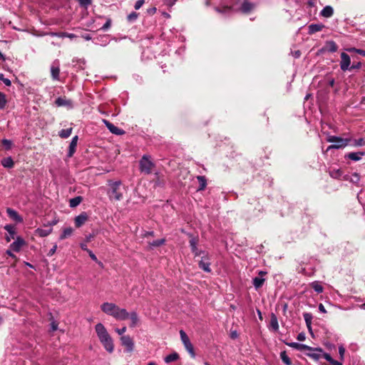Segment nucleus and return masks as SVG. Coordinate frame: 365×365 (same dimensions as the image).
<instances>
[{
  "label": "nucleus",
  "instance_id": "nucleus-1",
  "mask_svg": "<svg viewBox=\"0 0 365 365\" xmlns=\"http://www.w3.org/2000/svg\"><path fill=\"white\" fill-rule=\"evenodd\" d=\"M101 311L106 314L113 317L118 321L125 320L127 310L124 308L118 307L113 302H103L101 305Z\"/></svg>",
  "mask_w": 365,
  "mask_h": 365
},
{
  "label": "nucleus",
  "instance_id": "nucleus-2",
  "mask_svg": "<svg viewBox=\"0 0 365 365\" xmlns=\"http://www.w3.org/2000/svg\"><path fill=\"white\" fill-rule=\"evenodd\" d=\"M95 330L104 349L108 352L112 353L114 350L113 341L105 326L101 323H98L95 327Z\"/></svg>",
  "mask_w": 365,
  "mask_h": 365
},
{
  "label": "nucleus",
  "instance_id": "nucleus-3",
  "mask_svg": "<svg viewBox=\"0 0 365 365\" xmlns=\"http://www.w3.org/2000/svg\"><path fill=\"white\" fill-rule=\"evenodd\" d=\"M108 185L110 186V190L108 191V195L110 199H114L118 201L121 200L123 199V192L120 190L121 181H109Z\"/></svg>",
  "mask_w": 365,
  "mask_h": 365
},
{
  "label": "nucleus",
  "instance_id": "nucleus-4",
  "mask_svg": "<svg viewBox=\"0 0 365 365\" xmlns=\"http://www.w3.org/2000/svg\"><path fill=\"white\" fill-rule=\"evenodd\" d=\"M327 141L329 143H335V144L328 147L327 150H329L330 149H340L345 148L348 145L349 140L344 139L335 135H329L327 138Z\"/></svg>",
  "mask_w": 365,
  "mask_h": 365
},
{
  "label": "nucleus",
  "instance_id": "nucleus-5",
  "mask_svg": "<svg viewBox=\"0 0 365 365\" xmlns=\"http://www.w3.org/2000/svg\"><path fill=\"white\" fill-rule=\"evenodd\" d=\"M154 166V163L150 160L148 155H143L140 160V170L143 173H151Z\"/></svg>",
  "mask_w": 365,
  "mask_h": 365
},
{
  "label": "nucleus",
  "instance_id": "nucleus-6",
  "mask_svg": "<svg viewBox=\"0 0 365 365\" xmlns=\"http://www.w3.org/2000/svg\"><path fill=\"white\" fill-rule=\"evenodd\" d=\"M180 335L181 341H182L185 348L186 349V350L190 354L192 357H195V354L193 346H192V343L190 342L189 337L187 336L186 333L183 330H180Z\"/></svg>",
  "mask_w": 365,
  "mask_h": 365
},
{
  "label": "nucleus",
  "instance_id": "nucleus-7",
  "mask_svg": "<svg viewBox=\"0 0 365 365\" xmlns=\"http://www.w3.org/2000/svg\"><path fill=\"white\" fill-rule=\"evenodd\" d=\"M120 341L125 348V351L132 352L134 349V342L132 338L128 335H124L120 337Z\"/></svg>",
  "mask_w": 365,
  "mask_h": 365
},
{
  "label": "nucleus",
  "instance_id": "nucleus-8",
  "mask_svg": "<svg viewBox=\"0 0 365 365\" xmlns=\"http://www.w3.org/2000/svg\"><path fill=\"white\" fill-rule=\"evenodd\" d=\"M129 319L130 321L129 326L131 328H134V327H137L140 323L139 316L135 311H133L131 312H128L127 311L125 319Z\"/></svg>",
  "mask_w": 365,
  "mask_h": 365
},
{
  "label": "nucleus",
  "instance_id": "nucleus-9",
  "mask_svg": "<svg viewBox=\"0 0 365 365\" xmlns=\"http://www.w3.org/2000/svg\"><path fill=\"white\" fill-rule=\"evenodd\" d=\"M350 65H351V59H350L349 56L347 53L342 52L341 53V61H340V68H341V71H346L347 70H349V68L351 67Z\"/></svg>",
  "mask_w": 365,
  "mask_h": 365
},
{
  "label": "nucleus",
  "instance_id": "nucleus-10",
  "mask_svg": "<svg viewBox=\"0 0 365 365\" xmlns=\"http://www.w3.org/2000/svg\"><path fill=\"white\" fill-rule=\"evenodd\" d=\"M26 245L25 240L21 237H16L14 242L10 245V249L16 252H19L21 247Z\"/></svg>",
  "mask_w": 365,
  "mask_h": 365
},
{
  "label": "nucleus",
  "instance_id": "nucleus-11",
  "mask_svg": "<svg viewBox=\"0 0 365 365\" xmlns=\"http://www.w3.org/2000/svg\"><path fill=\"white\" fill-rule=\"evenodd\" d=\"M103 123L105 124V125L109 130V131L113 134L121 135L125 133V131L123 130L118 128V127L115 126L113 123H111L110 122L106 119H103Z\"/></svg>",
  "mask_w": 365,
  "mask_h": 365
},
{
  "label": "nucleus",
  "instance_id": "nucleus-12",
  "mask_svg": "<svg viewBox=\"0 0 365 365\" xmlns=\"http://www.w3.org/2000/svg\"><path fill=\"white\" fill-rule=\"evenodd\" d=\"M265 274H266L265 272L259 271V276L253 278L252 282H253V285L256 289H259L264 284L265 279L263 277V276Z\"/></svg>",
  "mask_w": 365,
  "mask_h": 365
},
{
  "label": "nucleus",
  "instance_id": "nucleus-13",
  "mask_svg": "<svg viewBox=\"0 0 365 365\" xmlns=\"http://www.w3.org/2000/svg\"><path fill=\"white\" fill-rule=\"evenodd\" d=\"M210 262L208 255H202L201 260L199 262V267L206 272H210Z\"/></svg>",
  "mask_w": 365,
  "mask_h": 365
},
{
  "label": "nucleus",
  "instance_id": "nucleus-14",
  "mask_svg": "<svg viewBox=\"0 0 365 365\" xmlns=\"http://www.w3.org/2000/svg\"><path fill=\"white\" fill-rule=\"evenodd\" d=\"M4 229L8 232V235L5 237L6 241L9 242L11 240L15 238L16 227L13 225H6L4 226Z\"/></svg>",
  "mask_w": 365,
  "mask_h": 365
},
{
  "label": "nucleus",
  "instance_id": "nucleus-15",
  "mask_svg": "<svg viewBox=\"0 0 365 365\" xmlns=\"http://www.w3.org/2000/svg\"><path fill=\"white\" fill-rule=\"evenodd\" d=\"M307 350L309 351V353H307V356H310L311 358L314 359V360H318L320 358H322V349L321 348L311 347V349H307Z\"/></svg>",
  "mask_w": 365,
  "mask_h": 365
},
{
  "label": "nucleus",
  "instance_id": "nucleus-16",
  "mask_svg": "<svg viewBox=\"0 0 365 365\" xmlns=\"http://www.w3.org/2000/svg\"><path fill=\"white\" fill-rule=\"evenodd\" d=\"M51 73L53 80H59L60 68L58 61H54L51 66Z\"/></svg>",
  "mask_w": 365,
  "mask_h": 365
},
{
  "label": "nucleus",
  "instance_id": "nucleus-17",
  "mask_svg": "<svg viewBox=\"0 0 365 365\" xmlns=\"http://www.w3.org/2000/svg\"><path fill=\"white\" fill-rule=\"evenodd\" d=\"M6 212L10 218L16 222H22L23 218L19 215V213L12 208H7Z\"/></svg>",
  "mask_w": 365,
  "mask_h": 365
},
{
  "label": "nucleus",
  "instance_id": "nucleus-18",
  "mask_svg": "<svg viewBox=\"0 0 365 365\" xmlns=\"http://www.w3.org/2000/svg\"><path fill=\"white\" fill-rule=\"evenodd\" d=\"M88 215L86 212H82L75 218V225L76 227H81L88 220Z\"/></svg>",
  "mask_w": 365,
  "mask_h": 365
},
{
  "label": "nucleus",
  "instance_id": "nucleus-19",
  "mask_svg": "<svg viewBox=\"0 0 365 365\" xmlns=\"http://www.w3.org/2000/svg\"><path fill=\"white\" fill-rule=\"evenodd\" d=\"M78 139V137L77 135H75L74 137H73V138L70 143V145H69V150L68 152V157L73 156V155L76 152Z\"/></svg>",
  "mask_w": 365,
  "mask_h": 365
},
{
  "label": "nucleus",
  "instance_id": "nucleus-20",
  "mask_svg": "<svg viewBox=\"0 0 365 365\" xmlns=\"http://www.w3.org/2000/svg\"><path fill=\"white\" fill-rule=\"evenodd\" d=\"M324 27V26L321 24H312L308 26V33L309 34H313L322 31Z\"/></svg>",
  "mask_w": 365,
  "mask_h": 365
},
{
  "label": "nucleus",
  "instance_id": "nucleus-21",
  "mask_svg": "<svg viewBox=\"0 0 365 365\" xmlns=\"http://www.w3.org/2000/svg\"><path fill=\"white\" fill-rule=\"evenodd\" d=\"M324 51L334 53L336 52L338 49V46L336 43L333 41H327L325 44L324 48H323Z\"/></svg>",
  "mask_w": 365,
  "mask_h": 365
},
{
  "label": "nucleus",
  "instance_id": "nucleus-22",
  "mask_svg": "<svg viewBox=\"0 0 365 365\" xmlns=\"http://www.w3.org/2000/svg\"><path fill=\"white\" fill-rule=\"evenodd\" d=\"M287 345L290 347H292L295 349L299 350V351H305L307 349H311V347L302 344H299L297 342H291L288 343Z\"/></svg>",
  "mask_w": 365,
  "mask_h": 365
},
{
  "label": "nucleus",
  "instance_id": "nucleus-23",
  "mask_svg": "<svg viewBox=\"0 0 365 365\" xmlns=\"http://www.w3.org/2000/svg\"><path fill=\"white\" fill-rule=\"evenodd\" d=\"M333 14H334V9L331 6H324L320 12L321 16H322L325 18L331 17L333 15Z\"/></svg>",
  "mask_w": 365,
  "mask_h": 365
},
{
  "label": "nucleus",
  "instance_id": "nucleus-24",
  "mask_svg": "<svg viewBox=\"0 0 365 365\" xmlns=\"http://www.w3.org/2000/svg\"><path fill=\"white\" fill-rule=\"evenodd\" d=\"M270 327L274 331L279 329L278 319L274 313H272L270 315Z\"/></svg>",
  "mask_w": 365,
  "mask_h": 365
},
{
  "label": "nucleus",
  "instance_id": "nucleus-25",
  "mask_svg": "<svg viewBox=\"0 0 365 365\" xmlns=\"http://www.w3.org/2000/svg\"><path fill=\"white\" fill-rule=\"evenodd\" d=\"M322 357L329 361L331 365H342L341 361L333 359L329 354L324 353L322 351Z\"/></svg>",
  "mask_w": 365,
  "mask_h": 365
},
{
  "label": "nucleus",
  "instance_id": "nucleus-26",
  "mask_svg": "<svg viewBox=\"0 0 365 365\" xmlns=\"http://www.w3.org/2000/svg\"><path fill=\"white\" fill-rule=\"evenodd\" d=\"M254 8V4L250 1H245L241 6V11L243 13H248Z\"/></svg>",
  "mask_w": 365,
  "mask_h": 365
},
{
  "label": "nucleus",
  "instance_id": "nucleus-27",
  "mask_svg": "<svg viewBox=\"0 0 365 365\" xmlns=\"http://www.w3.org/2000/svg\"><path fill=\"white\" fill-rule=\"evenodd\" d=\"M55 103L57 106H71V101L66 100V98H63L61 97L58 98L56 100Z\"/></svg>",
  "mask_w": 365,
  "mask_h": 365
},
{
  "label": "nucleus",
  "instance_id": "nucleus-28",
  "mask_svg": "<svg viewBox=\"0 0 365 365\" xmlns=\"http://www.w3.org/2000/svg\"><path fill=\"white\" fill-rule=\"evenodd\" d=\"M1 165L6 168H11L14 167V163L11 157L5 158L1 160Z\"/></svg>",
  "mask_w": 365,
  "mask_h": 365
},
{
  "label": "nucleus",
  "instance_id": "nucleus-29",
  "mask_svg": "<svg viewBox=\"0 0 365 365\" xmlns=\"http://www.w3.org/2000/svg\"><path fill=\"white\" fill-rule=\"evenodd\" d=\"M312 288L317 293H322L324 291L323 287L321 285L320 282L318 281H314L311 283Z\"/></svg>",
  "mask_w": 365,
  "mask_h": 365
},
{
  "label": "nucleus",
  "instance_id": "nucleus-30",
  "mask_svg": "<svg viewBox=\"0 0 365 365\" xmlns=\"http://www.w3.org/2000/svg\"><path fill=\"white\" fill-rule=\"evenodd\" d=\"M52 231V229L51 228H49L48 230H44V229H41V228H38L36 230V233L40 236V237H46L48 236Z\"/></svg>",
  "mask_w": 365,
  "mask_h": 365
},
{
  "label": "nucleus",
  "instance_id": "nucleus-31",
  "mask_svg": "<svg viewBox=\"0 0 365 365\" xmlns=\"http://www.w3.org/2000/svg\"><path fill=\"white\" fill-rule=\"evenodd\" d=\"M81 201L82 197L81 196L71 198L69 201V205L71 207H76L81 202Z\"/></svg>",
  "mask_w": 365,
  "mask_h": 365
},
{
  "label": "nucleus",
  "instance_id": "nucleus-32",
  "mask_svg": "<svg viewBox=\"0 0 365 365\" xmlns=\"http://www.w3.org/2000/svg\"><path fill=\"white\" fill-rule=\"evenodd\" d=\"M179 358V355L177 353H173L165 356V361L167 364H169L173 361H175Z\"/></svg>",
  "mask_w": 365,
  "mask_h": 365
},
{
  "label": "nucleus",
  "instance_id": "nucleus-33",
  "mask_svg": "<svg viewBox=\"0 0 365 365\" xmlns=\"http://www.w3.org/2000/svg\"><path fill=\"white\" fill-rule=\"evenodd\" d=\"M363 155L364 153H350L348 154L347 157L354 161H358L361 158Z\"/></svg>",
  "mask_w": 365,
  "mask_h": 365
},
{
  "label": "nucleus",
  "instance_id": "nucleus-34",
  "mask_svg": "<svg viewBox=\"0 0 365 365\" xmlns=\"http://www.w3.org/2000/svg\"><path fill=\"white\" fill-rule=\"evenodd\" d=\"M71 133H72L71 128H66V129H62L59 132V136L62 138H67L71 135Z\"/></svg>",
  "mask_w": 365,
  "mask_h": 365
},
{
  "label": "nucleus",
  "instance_id": "nucleus-35",
  "mask_svg": "<svg viewBox=\"0 0 365 365\" xmlns=\"http://www.w3.org/2000/svg\"><path fill=\"white\" fill-rule=\"evenodd\" d=\"M197 179L200 182V187L198 188L199 190H203L207 185L206 179L204 176H197Z\"/></svg>",
  "mask_w": 365,
  "mask_h": 365
},
{
  "label": "nucleus",
  "instance_id": "nucleus-36",
  "mask_svg": "<svg viewBox=\"0 0 365 365\" xmlns=\"http://www.w3.org/2000/svg\"><path fill=\"white\" fill-rule=\"evenodd\" d=\"M73 233V229L71 227H66L63 230V233L60 236L61 240H63L71 235Z\"/></svg>",
  "mask_w": 365,
  "mask_h": 365
},
{
  "label": "nucleus",
  "instance_id": "nucleus-37",
  "mask_svg": "<svg viewBox=\"0 0 365 365\" xmlns=\"http://www.w3.org/2000/svg\"><path fill=\"white\" fill-rule=\"evenodd\" d=\"M280 358L282 361L286 364V365H291L292 361L289 356H287L286 351H282L280 353Z\"/></svg>",
  "mask_w": 365,
  "mask_h": 365
},
{
  "label": "nucleus",
  "instance_id": "nucleus-38",
  "mask_svg": "<svg viewBox=\"0 0 365 365\" xmlns=\"http://www.w3.org/2000/svg\"><path fill=\"white\" fill-rule=\"evenodd\" d=\"M304 319L306 322L307 327H309V324H312V314L311 313H304L303 314Z\"/></svg>",
  "mask_w": 365,
  "mask_h": 365
},
{
  "label": "nucleus",
  "instance_id": "nucleus-39",
  "mask_svg": "<svg viewBox=\"0 0 365 365\" xmlns=\"http://www.w3.org/2000/svg\"><path fill=\"white\" fill-rule=\"evenodd\" d=\"M7 103L6 95L0 92V109H4Z\"/></svg>",
  "mask_w": 365,
  "mask_h": 365
},
{
  "label": "nucleus",
  "instance_id": "nucleus-40",
  "mask_svg": "<svg viewBox=\"0 0 365 365\" xmlns=\"http://www.w3.org/2000/svg\"><path fill=\"white\" fill-rule=\"evenodd\" d=\"M197 243H198L197 237H192L191 239L190 240V246L191 250L193 249H195V247H197Z\"/></svg>",
  "mask_w": 365,
  "mask_h": 365
},
{
  "label": "nucleus",
  "instance_id": "nucleus-41",
  "mask_svg": "<svg viewBox=\"0 0 365 365\" xmlns=\"http://www.w3.org/2000/svg\"><path fill=\"white\" fill-rule=\"evenodd\" d=\"M2 145L5 147L6 150H10L12 146V141L7 139H3L1 140Z\"/></svg>",
  "mask_w": 365,
  "mask_h": 365
},
{
  "label": "nucleus",
  "instance_id": "nucleus-42",
  "mask_svg": "<svg viewBox=\"0 0 365 365\" xmlns=\"http://www.w3.org/2000/svg\"><path fill=\"white\" fill-rule=\"evenodd\" d=\"M165 243L164 239L154 240L150 243V247H159Z\"/></svg>",
  "mask_w": 365,
  "mask_h": 365
},
{
  "label": "nucleus",
  "instance_id": "nucleus-43",
  "mask_svg": "<svg viewBox=\"0 0 365 365\" xmlns=\"http://www.w3.org/2000/svg\"><path fill=\"white\" fill-rule=\"evenodd\" d=\"M87 252L88 253V255H89L90 257H91L93 261L96 262H97L99 265H101V266H102V265H103L102 262H99V261L98 260V259H97L96 256L94 255V253H93L91 250H90L88 249V250L87 251Z\"/></svg>",
  "mask_w": 365,
  "mask_h": 365
},
{
  "label": "nucleus",
  "instance_id": "nucleus-44",
  "mask_svg": "<svg viewBox=\"0 0 365 365\" xmlns=\"http://www.w3.org/2000/svg\"><path fill=\"white\" fill-rule=\"evenodd\" d=\"M191 251H192V252L194 254V255H195V257H197V256H200L201 255H207V253H205L204 251L199 250V249L197 248V247H195V249L192 250Z\"/></svg>",
  "mask_w": 365,
  "mask_h": 365
},
{
  "label": "nucleus",
  "instance_id": "nucleus-45",
  "mask_svg": "<svg viewBox=\"0 0 365 365\" xmlns=\"http://www.w3.org/2000/svg\"><path fill=\"white\" fill-rule=\"evenodd\" d=\"M0 81H3L4 83L7 86H11V81L9 78H6L3 73H0Z\"/></svg>",
  "mask_w": 365,
  "mask_h": 365
},
{
  "label": "nucleus",
  "instance_id": "nucleus-46",
  "mask_svg": "<svg viewBox=\"0 0 365 365\" xmlns=\"http://www.w3.org/2000/svg\"><path fill=\"white\" fill-rule=\"evenodd\" d=\"M344 354H345L344 347L342 345L339 346V354L340 359L341 361H343L344 359Z\"/></svg>",
  "mask_w": 365,
  "mask_h": 365
},
{
  "label": "nucleus",
  "instance_id": "nucleus-47",
  "mask_svg": "<svg viewBox=\"0 0 365 365\" xmlns=\"http://www.w3.org/2000/svg\"><path fill=\"white\" fill-rule=\"evenodd\" d=\"M138 15L136 12H132L128 16V19L129 21H134L137 19Z\"/></svg>",
  "mask_w": 365,
  "mask_h": 365
},
{
  "label": "nucleus",
  "instance_id": "nucleus-48",
  "mask_svg": "<svg viewBox=\"0 0 365 365\" xmlns=\"http://www.w3.org/2000/svg\"><path fill=\"white\" fill-rule=\"evenodd\" d=\"M111 26V21L110 19H108L106 22L101 27V29L103 31L108 30Z\"/></svg>",
  "mask_w": 365,
  "mask_h": 365
},
{
  "label": "nucleus",
  "instance_id": "nucleus-49",
  "mask_svg": "<svg viewBox=\"0 0 365 365\" xmlns=\"http://www.w3.org/2000/svg\"><path fill=\"white\" fill-rule=\"evenodd\" d=\"M144 3H145V0H138L135 4V6H134L135 9L136 10L139 9L144 4Z\"/></svg>",
  "mask_w": 365,
  "mask_h": 365
},
{
  "label": "nucleus",
  "instance_id": "nucleus-50",
  "mask_svg": "<svg viewBox=\"0 0 365 365\" xmlns=\"http://www.w3.org/2000/svg\"><path fill=\"white\" fill-rule=\"evenodd\" d=\"M176 1L177 0H163V2L168 6H172L175 4Z\"/></svg>",
  "mask_w": 365,
  "mask_h": 365
},
{
  "label": "nucleus",
  "instance_id": "nucleus-51",
  "mask_svg": "<svg viewBox=\"0 0 365 365\" xmlns=\"http://www.w3.org/2000/svg\"><path fill=\"white\" fill-rule=\"evenodd\" d=\"M79 4L81 6H83L85 7H87L91 4V0H79Z\"/></svg>",
  "mask_w": 365,
  "mask_h": 365
},
{
  "label": "nucleus",
  "instance_id": "nucleus-52",
  "mask_svg": "<svg viewBox=\"0 0 365 365\" xmlns=\"http://www.w3.org/2000/svg\"><path fill=\"white\" fill-rule=\"evenodd\" d=\"M58 36H63V37H68L71 39L76 37V36L74 34H68V33H63L62 34L58 35Z\"/></svg>",
  "mask_w": 365,
  "mask_h": 365
},
{
  "label": "nucleus",
  "instance_id": "nucleus-53",
  "mask_svg": "<svg viewBox=\"0 0 365 365\" xmlns=\"http://www.w3.org/2000/svg\"><path fill=\"white\" fill-rule=\"evenodd\" d=\"M126 327H122L121 329H115V331L116 333H118L119 335H123L125 331H126Z\"/></svg>",
  "mask_w": 365,
  "mask_h": 365
},
{
  "label": "nucleus",
  "instance_id": "nucleus-54",
  "mask_svg": "<svg viewBox=\"0 0 365 365\" xmlns=\"http://www.w3.org/2000/svg\"><path fill=\"white\" fill-rule=\"evenodd\" d=\"M361 66V62H357V63H353V64L351 66V67H350L349 70H351V69H358V68H359Z\"/></svg>",
  "mask_w": 365,
  "mask_h": 365
},
{
  "label": "nucleus",
  "instance_id": "nucleus-55",
  "mask_svg": "<svg viewBox=\"0 0 365 365\" xmlns=\"http://www.w3.org/2000/svg\"><path fill=\"white\" fill-rule=\"evenodd\" d=\"M12 252H13V251H12L11 249H9V250H7L6 251V255H8L9 256H10L11 257H12L13 259H16H16H17V257H16V255H15Z\"/></svg>",
  "mask_w": 365,
  "mask_h": 365
},
{
  "label": "nucleus",
  "instance_id": "nucleus-56",
  "mask_svg": "<svg viewBox=\"0 0 365 365\" xmlns=\"http://www.w3.org/2000/svg\"><path fill=\"white\" fill-rule=\"evenodd\" d=\"M56 249H57V245H55L48 252V256H52L56 251Z\"/></svg>",
  "mask_w": 365,
  "mask_h": 365
},
{
  "label": "nucleus",
  "instance_id": "nucleus-57",
  "mask_svg": "<svg viewBox=\"0 0 365 365\" xmlns=\"http://www.w3.org/2000/svg\"><path fill=\"white\" fill-rule=\"evenodd\" d=\"M341 175V173L340 171L338 170H336V171H333L332 173H331V176L333 177V178H338Z\"/></svg>",
  "mask_w": 365,
  "mask_h": 365
},
{
  "label": "nucleus",
  "instance_id": "nucleus-58",
  "mask_svg": "<svg viewBox=\"0 0 365 365\" xmlns=\"http://www.w3.org/2000/svg\"><path fill=\"white\" fill-rule=\"evenodd\" d=\"M364 144V140L363 138H360V139L356 140V143H355L356 145L361 146Z\"/></svg>",
  "mask_w": 365,
  "mask_h": 365
},
{
  "label": "nucleus",
  "instance_id": "nucleus-59",
  "mask_svg": "<svg viewBox=\"0 0 365 365\" xmlns=\"http://www.w3.org/2000/svg\"><path fill=\"white\" fill-rule=\"evenodd\" d=\"M305 338V334L304 333H299L297 336V339L299 341H304Z\"/></svg>",
  "mask_w": 365,
  "mask_h": 365
},
{
  "label": "nucleus",
  "instance_id": "nucleus-60",
  "mask_svg": "<svg viewBox=\"0 0 365 365\" xmlns=\"http://www.w3.org/2000/svg\"><path fill=\"white\" fill-rule=\"evenodd\" d=\"M80 247L84 251L87 252L88 250V248L87 247L86 242V243H81Z\"/></svg>",
  "mask_w": 365,
  "mask_h": 365
},
{
  "label": "nucleus",
  "instance_id": "nucleus-61",
  "mask_svg": "<svg viewBox=\"0 0 365 365\" xmlns=\"http://www.w3.org/2000/svg\"><path fill=\"white\" fill-rule=\"evenodd\" d=\"M319 310L321 312H322V313H326V312H327V311H326V309H325V307H324V306L322 304H320L319 305Z\"/></svg>",
  "mask_w": 365,
  "mask_h": 365
},
{
  "label": "nucleus",
  "instance_id": "nucleus-62",
  "mask_svg": "<svg viewBox=\"0 0 365 365\" xmlns=\"http://www.w3.org/2000/svg\"><path fill=\"white\" fill-rule=\"evenodd\" d=\"M230 336L232 339H236L238 336L237 331H232L230 334Z\"/></svg>",
  "mask_w": 365,
  "mask_h": 365
},
{
  "label": "nucleus",
  "instance_id": "nucleus-63",
  "mask_svg": "<svg viewBox=\"0 0 365 365\" xmlns=\"http://www.w3.org/2000/svg\"><path fill=\"white\" fill-rule=\"evenodd\" d=\"M293 56H294V58H298L301 56V52L299 51H296L294 52Z\"/></svg>",
  "mask_w": 365,
  "mask_h": 365
},
{
  "label": "nucleus",
  "instance_id": "nucleus-64",
  "mask_svg": "<svg viewBox=\"0 0 365 365\" xmlns=\"http://www.w3.org/2000/svg\"><path fill=\"white\" fill-rule=\"evenodd\" d=\"M356 53L363 56H365V51L364 50L359 49L358 51H356Z\"/></svg>",
  "mask_w": 365,
  "mask_h": 365
}]
</instances>
